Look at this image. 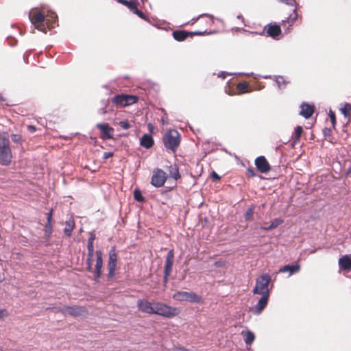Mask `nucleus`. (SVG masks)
Returning a JSON list of instances; mask_svg holds the SVG:
<instances>
[{
  "label": "nucleus",
  "mask_w": 351,
  "mask_h": 351,
  "mask_svg": "<svg viewBox=\"0 0 351 351\" xmlns=\"http://www.w3.org/2000/svg\"><path fill=\"white\" fill-rule=\"evenodd\" d=\"M173 258H174V250L173 249L170 250L165 258V264L164 267V272L171 273L172 267L173 264Z\"/></svg>",
  "instance_id": "nucleus-19"
},
{
  "label": "nucleus",
  "mask_w": 351,
  "mask_h": 351,
  "mask_svg": "<svg viewBox=\"0 0 351 351\" xmlns=\"http://www.w3.org/2000/svg\"><path fill=\"white\" fill-rule=\"evenodd\" d=\"M96 128L101 132V138L104 140L113 138L112 132L114 129L108 123H97Z\"/></svg>",
  "instance_id": "nucleus-12"
},
{
  "label": "nucleus",
  "mask_w": 351,
  "mask_h": 351,
  "mask_svg": "<svg viewBox=\"0 0 351 351\" xmlns=\"http://www.w3.org/2000/svg\"><path fill=\"white\" fill-rule=\"evenodd\" d=\"M171 273H167V272H164V276H163V284H164V286L166 287L167 286V284L168 282V278H169V276L171 275Z\"/></svg>",
  "instance_id": "nucleus-42"
},
{
  "label": "nucleus",
  "mask_w": 351,
  "mask_h": 351,
  "mask_svg": "<svg viewBox=\"0 0 351 351\" xmlns=\"http://www.w3.org/2000/svg\"><path fill=\"white\" fill-rule=\"evenodd\" d=\"M92 265H93L86 264V269H87V271H88L90 272L93 271V267H92Z\"/></svg>",
  "instance_id": "nucleus-55"
},
{
  "label": "nucleus",
  "mask_w": 351,
  "mask_h": 351,
  "mask_svg": "<svg viewBox=\"0 0 351 351\" xmlns=\"http://www.w3.org/2000/svg\"><path fill=\"white\" fill-rule=\"evenodd\" d=\"M138 3H134L132 5V7L130 8V10L135 14L137 15V14L139 12V10L137 8Z\"/></svg>",
  "instance_id": "nucleus-43"
},
{
  "label": "nucleus",
  "mask_w": 351,
  "mask_h": 351,
  "mask_svg": "<svg viewBox=\"0 0 351 351\" xmlns=\"http://www.w3.org/2000/svg\"><path fill=\"white\" fill-rule=\"evenodd\" d=\"M99 113L100 114H104L106 113V108H101L99 110Z\"/></svg>",
  "instance_id": "nucleus-56"
},
{
  "label": "nucleus",
  "mask_w": 351,
  "mask_h": 351,
  "mask_svg": "<svg viewBox=\"0 0 351 351\" xmlns=\"http://www.w3.org/2000/svg\"><path fill=\"white\" fill-rule=\"evenodd\" d=\"M172 36L176 40L181 42L189 36V32L186 30H175L172 32Z\"/></svg>",
  "instance_id": "nucleus-24"
},
{
  "label": "nucleus",
  "mask_w": 351,
  "mask_h": 351,
  "mask_svg": "<svg viewBox=\"0 0 351 351\" xmlns=\"http://www.w3.org/2000/svg\"><path fill=\"white\" fill-rule=\"evenodd\" d=\"M237 19H241V20H243V21L244 20V19H243V16H242L241 14H239V15L237 16Z\"/></svg>",
  "instance_id": "nucleus-61"
},
{
  "label": "nucleus",
  "mask_w": 351,
  "mask_h": 351,
  "mask_svg": "<svg viewBox=\"0 0 351 351\" xmlns=\"http://www.w3.org/2000/svg\"><path fill=\"white\" fill-rule=\"evenodd\" d=\"M119 125L121 128L124 129V130H128L129 128H131V125L130 124V123L125 120V121H121L119 122Z\"/></svg>",
  "instance_id": "nucleus-39"
},
{
  "label": "nucleus",
  "mask_w": 351,
  "mask_h": 351,
  "mask_svg": "<svg viewBox=\"0 0 351 351\" xmlns=\"http://www.w3.org/2000/svg\"><path fill=\"white\" fill-rule=\"evenodd\" d=\"M206 33V31L199 32V31H195V32H189V36H192L193 35H204Z\"/></svg>",
  "instance_id": "nucleus-46"
},
{
  "label": "nucleus",
  "mask_w": 351,
  "mask_h": 351,
  "mask_svg": "<svg viewBox=\"0 0 351 351\" xmlns=\"http://www.w3.org/2000/svg\"><path fill=\"white\" fill-rule=\"evenodd\" d=\"M125 95H117L111 99V101L115 105L124 107L125 106Z\"/></svg>",
  "instance_id": "nucleus-27"
},
{
  "label": "nucleus",
  "mask_w": 351,
  "mask_h": 351,
  "mask_svg": "<svg viewBox=\"0 0 351 351\" xmlns=\"http://www.w3.org/2000/svg\"><path fill=\"white\" fill-rule=\"evenodd\" d=\"M75 226V223L73 219H69L65 223V228L64 229V232L66 236L71 237L72 234V231L73 230Z\"/></svg>",
  "instance_id": "nucleus-25"
},
{
  "label": "nucleus",
  "mask_w": 351,
  "mask_h": 351,
  "mask_svg": "<svg viewBox=\"0 0 351 351\" xmlns=\"http://www.w3.org/2000/svg\"><path fill=\"white\" fill-rule=\"evenodd\" d=\"M298 18L296 8L293 9V13L291 14L285 20L282 21L281 26L284 29L285 33L291 29L292 25L295 23Z\"/></svg>",
  "instance_id": "nucleus-13"
},
{
  "label": "nucleus",
  "mask_w": 351,
  "mask_h": 351,
  "mask_svg": "<svg viewBox=\"0 0 351 351\" xmlns=\"http://www.w3.org/2000/svg\"><path fill=\"white\" fill-rule=\"evenodd\" d=\"M243 31L245 33H247L249 34H258L256 32H250L248 30H246V29H243Z\"/></svg>",
  "instance_id": "nucleus-57"
},
{
  "label": "nucleus",
  "mask_w": 351,
  "mask_h": 351,
  "mask_svg": "<svg viewBox=\"0 0 351 351\" xmlns=\"http://www.w3.org/2000/svg\"><path fill=\"white\" fill-rule=\"evenodd\" d=\"M95 239V234H91L88 239V243L93 244Z\"/></svg>",
  "instance_id": "nucleus-52"
},
{
  "label": "nucleus",
  "mask_w": 351,
  "mask_h": 351,
  "mask_svg": "<svg viewBox=\"0 0 351 351\" xmlns=\"http://www.w3.org/2000/svg\"><path fill=\"white\" fill-rule=\"evenodd\" d=\"M63 313L65 315H70L73 317H77L82 315V313L85 311L84 308L77 306H65L63 308Z\"/></svg>",
  "instance_id": "nucleus-17"
},
{
  "label": "nucleus",
  "mask_w": 351,
  "mask_h": 351,
  "mask_svg": "<svg viewBox=\"0 0 351 351\" xmlns=\"http://www.w3.org/2000/svg\"><path fill=\"white\" fill-rule=\"evenodd\" d=\"M137 16H138L141 19L145 21H148V19L146 16V15L141 10H139L138 13L137 14Z\"/></svg>",
  "instance_id": "nucleus-49"
},
{
  "label": "nucleus",
  "mask_w": 351,
  "mask_h": 351,
  "mask_svg": "<svg viewBox=\"0 0 351 351\" xmlns=\"http://www.w3.org/2000/svg\"><path fill=\"white\" fill-rule=\"evenodd\" d=\"M154 143V141L153 137L151 134H143L140 139V145L146 149L151 148L153 146Z\"/></svg>",
  "instance_id": "nucleus-20"
},
{
  "label": "nucleus",
  "mask_w": 351,
  "mask_h": 351,
  "mask_svg": "<svg viewBox=\"0 0 351 351\" xmlns=\"http://www.w3.org/2000/svg\"><path fill=\"white\" fill-rule=\"evenodd\" d=\"M254 334L252 331L248 330L245 334L244 341L247 345H251L252 342L254 341Z\"/></svg>",
  "instance_id": "nucleus-31"
},
{
  "label": "nucleus",
  "mask_w": 351,
  "mask_h": 351,
  "mask_svg": "<svg viewBox=\"0 0 351 351\" xmlns=\"http://www.w3.org/2000/svg\"><path fill=\"white\" fill-rule=\"evenodd\" d=\"M5 310H0V319L3 318V312H5Z\"/></svg>",
  "instance_id": "nucleus-59"
},
{
  "label": "nucleus",
  "mask_w": 351,
  "mask_h": 351,
  "mask_svg": "<svg viewBox=\"0 0 351 351\" xmlns=\"http://www.w3.org/2000/svg\"><path fill=\"white\" fill-rule=\"evenodd\" d=\"M167 178V173L162 169L159 168L154 169L151 179V184L155 187H161L164 185Z\"/></svg>",
  "instance_id": "nucleus-9"
},
{
  "label": "nucleus",
  "mask_w": 351,
  "mask_h": 351,
  "mask_svg": "<svg viewBox=\"0 0 351 351\" xmlns=\"http://www.w3.org/2000/svg\"><path fill=\"white\" fill-rule=\"evenodd\" d=\"M283 223V220L280 218H276L274 219L270 225L267 227H263L262 226L261 228L265 231H269L271 230H273L276 228H277L279 225L282 224Z\"/></svg>",
  "instance_id": "nucleus-26"
},
{
  "label": "nucleus",
  "mask_w": 351,
  "mask_h": 351,
  "mask_svg": "<svg viewBox=\"0 0 351 351\" xmlns=\"http://www.w3.org/2000/svg\"><path fill=\"white\" fill-rule=\"evenodd\" d=\"M154 305L155 306L154 314L171 318L176 316L179 313V310L177 308L170 306L163 303L156 302L154 303Z\"/></svg>",
  "instance_id": "nucleus-5"
},
{
  "label": "nucleus",
  "mask_w": 351,
  "mask_h": 351,
  "mask_svg": "<svg viewBox=\"0 0 351 351\" xmlns=\"http://www.w3.org/2000/svg\"><path fill=\"white\" fill-rule=\"evenodd\" d=\"M339 265L343 270H351V258L348 255H344L339 259Z\"/></svg>",
  "instance_id": "nucleus-22"
},
{
  "label": "nucleus",
  "mask_w": 351,
  "mask_h": 351,
  "mask_svg": "<svg viewBox=\"0 0 351 351\" xmlns=\"http://www.w3.org/2000/svg\"><path fill=\"white\" fill-rule=\"evenodd\" d=\"M96 254V264L94 271V280L95 282H99L101 276V268L103 266V257L102 252L101 250H97L95 252Z\"/></svg>",
  "instance_id": "nucleus-11"
},
{
  "label": "nucleus",
  "mask_w": 351,
  "mask_h": 351,
  "mask_svg": "<svg viewBox=\"0 0 351 351\" xmlns=\"http://www.w3.org/2000/svg\"><path fill=\"white\" fill-rule=\"evenodd\" d=\"M211 176L215 180H219L221 178L220 176L215 171L212 172Z\"/></svg>",
  "instance_id": "nucleus-51"
},
{
  "label": "nucleus",
  "mask_w": 351,
  "mask_h": 351,
  "mask_svg": "<svg viewBox=\"0 0 351 351\" xmlns=\"http://www.w3.org/2000/svg\"><path fill=\"white\" fill-rule=\"evenodd\" d=\"M113 156V153L112 152H104V154H103V157L102 158L104 160H107L109 158Z\"/></svg>",
  "instance_id": "nucleus-48"
},
{
  "label": "nucleus",
  "mask_w": 351,
  "mask_h": 351,
  "mask_svg": "<svg viewBox=\"0 0 351 351\" xmlns=\"http://www.w3.org/2000/svg\"><path fill=\"white\" fill-rule=\"evenodd\" d=\"M261 35H263L264 34V31H263L262 32L260 33Z\"/></svg>",
  "instance_id": "nucleus-64"
},
{
  "label": "nucleus",
  "mask_w": 351,
  "mask_h": 351,
  "mask_svg": "<svg viewBox=\"0 0 351 351\" xmlns=\"http://www.w3.org/2000/svg\"><path fill=\"white\" fill-rule=\"evenodd\" d=\"M173 351H189V350L182 346H174Z\"/></svg>",
  "instance_id": "nucleus-47"
},
{
  "label": "nucleus",
  "mask_w": 351,
  "mask_h": 351,
  "mask_svg": "<svg viewBox=\"0 0 351 351\" xmlns=\"http://www.w3.org/2000/svg\"><path fill=\"white\" fill-rule=\"evenodd\" d=\"M267 36L276 38L281 34V28L280 25H269L267 29Z\"/></svg>",
  "instance_id": "nucleus-23"
},
{
  "label": "nucleus",
  "mask_w": 351,
  "mask_h": 351,
  "mask_svg": "<svg viewBox=\"0 0 351 351\" xmlns=\"http://www.w3.org/2000/svg\"><path fill=\"white\" fill-rule=\"evenodd\" d=\"M329 117L330 118V121L333 125L335 124V114L331 110L329 111Z\"/></svg>",
  "instance_id": "nucleus-44"
},
{
  "label": "nucleus",
  "mask_w": 351,
  "mask_h": 351,
  "mask_svg": "<svg viewBox=\"0 0 351 351\" xmlns=\"http://www.w3.org/2000/svg\"><path fill=\"white\" fill-rule=\"evenodd\" d=\"M223 265H224L223 262V261H215V263H214V265L216 267H221L223 266Z\"/></svg>",
  "instance_id": "nucleus-53"
},
{
  "label": "nucleus",
  "mask_w": 351,
  "mask_h": 351,
  "mask_svg": "<svg viewBox=\"0 0 351 351\" xmlns=\"http://www.w3.org/2000/svg\"><path fill=\"white\" fill-rule=\"evenodd\" d=\"M302 131L303 129L302 126L298 125L295 128V142L299 141Z\"/></svg>",
  "instance_id": "nucleus-38"
},
{
  "label": "nucleus",
  "mask_w": 351,
  "mask_h": 351,
  "mask_svg": "<svg viewBox=\"0 0 351 351\" xmlns=\"http://www.w3.org/2000/svg\"><path fill=\"white\" fill-rule=\"evenodd\" d=\"M300 265L299 264H295V265H286L283 266L282 267L280 268L279 272L280 273H286L289 272V276L293 275L300 271Z\"/></svg>",
  "instance_id": "nucleus-21"
},
{
  "label": "nucleus",
  "mask_w": 351,
  "mask_h": 351,
  "mask_svg": "<svg viewBox=\"0 0 351 351\" xmlns=\"http://www.w3.org/2000/svg\"><path fill=\"white\" fill-rule=\"evenodd\" d=\"M247 174L251 177H254L256 175L254 170L251 168H248L247 169Z\"/></svg>",
  "instance_id": "nucleus-50"
},
{
  "label": "nucleus",
  "mask_w": 351,
  "mask_h": 351,
  "mask_svg": "<svg viewBox=\"0 0 351 351\" xmlns=\"http://www.w3.org/2000/svg\"><path fill=\"white\" fill-rule=\"evenodd\" d=\"M237 89L241 93H246L249 91V85L247 82H243L237 84Z\"/></svg>",
  "instance_id": "nucleus-34"
},
{
  "label": "nucleus",
  "mask_w": 351,
  "mask_h": 351,
  "mask_svg": "<svg viewBox=\"0 0 351 351\" xmlns=\"http://www.w3.org/2000/svg\"><path fill=\"white\" fill-rule=\"evenodd\" d=\"M255 165L262 173H267L270 170V165L263 156H258L255 159Z\"/></svg>",
  "instance_id": "nucleus-15"
},
{
  "label": "nucleus",
  "mask_w": 351,
  "mask_h": 351,
  "mask_svg": "<svg viewBox=\"0 0 351 351\" xmlns=\"http://www.w3.org/2000/svg\"><path fill=\"white\" fill-rule=\"evenodd\" d=\"M347 173H351V166L348 168Z\"/></svg>",
  "instance_id": "nucleus-63"
},
{
  "label": "nucleus",
  "mask_w": 351,
  "mask_h": 351,
  "mask_svg": "<svg viewBox=\"0 0 351 351\" xmlns=\"http://www.w3.org/2000/svg\"><path fill=\"white\" fill-rule=\"evenodd\" d=\"M45 28L51 29L55 28L58 25V16L56 12L48 9L45 5ZM47 31L45 30V34Z\"/></svg>",
  "instance_id": "nucleus-10"
},
{
  "label": "nucleus",
  "mask_w": 351,
  "mask_h": 351,
  "mask_svg": "<svg viewBox=\"0 0 351 351\" xmlns=\"http://www.w3.org/2000/svg\"><path fill=\"white\" fill-rule=\"evenodd\" d=\"M47 223H45V247H49L51 246L53 251L55 252L60 249L62 241L59 237L56 239V241L53 243H50L48 239H47V237H49L52 233V208L47 213Z\"/></svg>",
  "instance_id": "nucleus-3"
},
{
  "label": "nucleus",
  "mask_w": 351,
  "mask_h": 351,
  "mask_svg": "<svg viewBox=\"0 0 351 351\" xmlns=\"http://www.w3.org/2000/svg\"><path fill=\"white\" fill-rule=\"evenodd\" d=\"M12 141L16 145L22 146L24 139L20 134H12L10 136Z\"/></svg>",
  "instance_id": "nucleus-28"
},
{
  "label": "nucleus",
  "mask_w": 351,
  "mask_h": 351,
  "mask_svg": "<svg viewBox=\"0 0 351 351\" xmlns=\"http://www.w3.org/2000/svg\"><path fill=\"white\" fill-rule=\"evenodd\" d=\"M278 1L283 3L286 5H295L296 2L295 0H278Z\"/></svg>",
  "instance_id": "nucleus-41"
},
{
  "label": "nucleus",
  "mask_w": 351,
  "mask_h": 351,
  "mask_svg": "<svg viewBox=\"0 0 351 351\" xmlns=\"http://www.w3.org/2000/svg\"><path fill=\"white\" fill-rule=\"evenodd\" d=\"M274 80L279 88H283L288 83L287 81L282 76H275Z\"/></svg>",
  "instance_id": "nucleus-30"
},
{
  "label": "nucleus",
  "mask_w": 351,
  "mask_h": 351,
  "mask_svg": "<svg viewBox=\"0 0 351 351\" xmlns=\"http://www.w3.org/2000/svg\"><path fill=\"white\" fill-rule=\"evenodd\" d=\"M13 159L10 138L8 132L0 134V164L8 166Z\"/></svg>",
  "instance_id": "nucleus-1"
},
{
  "label": "nucleus",
  "mask_w": 351,
  "mask_h": 351,
  "mask_svg": "<svg viewBox=\"0 0 351 351\" xmlns=\"http://www.w3.org/2000/svg\"><path fill=\"white\" fill-rule=\"evenodd\" d=\"M269 298V291L267 290L262 294V297L258 300V303L254 306L253 311L256 315L260 314L263 310L266 307Z\"/></svg>",
  "instance_id": "nucleus-14"
},
{
  "label": "nucleus",
  "mask_w": 351,
  "mask_h": 351,
  "mask_svg": "<svg viewBox=\"0 0 351 351\" xmlns=\"http://www.w3.org/2000/svg\"><path fill=\"white\" fill-rule=\"evenodd\" d=\"M125 106L132 105L137 101V97L134 95H125Z\"/></svg>",
  "instance_id": "nucleus-32"
},
{
  "label": "nucleus",
  "mask_w": 351,
  "mask_h": 351,
  "mask_svg": "<svg viewBox=\"0 0 351 351\" xmlns=\"http://www.w3.org/2000/svg\"><path fill=\"white\" fill-rule=\"evenodd\" d=\"M271 282V276L267 273H264L261 274L258 278L256 280V285L253 289L254 294H263L265 291L268 289V286Z\"/></svg>",
  "instance_id": "nucleus-6"
},
{
  "label": "nucleus",
  "mask_w": 351,
  "mask_h": 351,
  "mask_svg": "<svg viewBox=\"0 0 351 351\" xmlns=\"http://www.w3.org/2000/svg\"><path fill=\"white\" fill-rule=\"evenodd\" d=\"M232 75V73H228V72H225V71H221V72L218 73V77H221L222 79H225L226 75Z\"/></svg>",
  "instance_id": "nucleus-45"
},
{
  "label": "nucleus",
  "mask_w": 351,
  "mask_h": 351,
  "mask_svg": "<svg viewBox=\"0 0 351 351\" xmlns=\"http://www.w3.org/2000/svg\"><path fill=\"white\" fill-rule=\"evenodd\" d=\"M93 256H88L86 259V264L93 265Z\"/></svg>",
  "instance_id": "nucleus-54"
},
{
  "label": "nucleus",
  "mask_w": 351,
  "mask_h": 351,
  "mask_svg": "<svg viewBox=\"0 0 351 351\" xmlns=\"http://www.w3.org/2000/svg\"><path fill=\"white\" fill-rule=\"evenodd\" d=\"M29 18L34 27L40 32H44V14L38 8L30 10Z\"/></svg>",
  "instance_id": "nucleus-7"
},
{
  "label": "nucleus",
  "mask_w": 351,
  "mask_h": 351,
  "mask_svg": "<svg viewBox=\"0 0 351 351\" xmlns=\"http://www.w3.org/2000/svg\"><path fill=\"white\" fill-rule=\"evenodd\" d=\"M117 254L116 252L115 246H113L110 248L109 251V257L108 261V278L112 279L114 278L115 275V271L117 269Z\"/></svg>",
  "instance_id": "nucleus-8"
},
{
  "label": "nucleus",
  "mask_w": 351,
  "mask_h": 351,
  "mask_svg": "<svg viewBox=\"0 0 351 351\" xmlns=\"http://www.w3.org/2000/svg\"><path fill=\"white\" fill-rule=\"evenodd\" d=\"M134 197L135 200L139 202H143L145 201V197L143 196L141 192L138 189H136L134 191Z\"/></svg>",
  "instance_id": "nucleus-37"
},
{
  "label": "nucleus",
  "mask_w": 351,
  "mask_h": 351,
  "mask_svg": "<svg viewBox=\"0 0 351 351\" xmlns=\"http://www.w3.org/2000/svg\"><path fill=\"white\" fill-rule=\"evenodd\" d=\"M172 298L174 300L178 302H189L196 304H201L202 302L201 296L192 291H178L173 295Z\"/></svg>",
  "instance_id": "nucleus-4"
},
{
  "label": "nucleus",
  "mask_w": 351,
  "mask_h": 351,
  "mask_svg": "<svg viewBox=\"0 0 351 351\" xmlns=\"http://www.w3.org/2000/svg\"><path fill=\"white\" fill-rule=\"evenodd\" d=\"M137 306L138 309L148 314H154L155 306L154 304L146 300H138L137 301Z\"/></svg>",
  "instance_id": "nucleus-16"
},
{
  "label": "nucleus",
  "mask_w": 351,
  "mask_h": 351,
  "mask_svg": "<svg viewBox=\"0 0 351 351\" xmlns=\"http://www.w3.org/2000/svg\"><path fill=\"white\" fill-rule=\"evenodd\" d=\"M169 173L170 177L173 178L175 180H177L178 179H179L180 178L178 168L176 165L170 166Z\"/></svg>",
  "instance_id": "nucleus-29"
},
{
  "label": "nucleus",
  "mask_w": 351,
  "mask_h": 351,
  "mask_svg": "<svg viewBox=\"0 0 351 351\" xmlns=\"http://www.w3.org/2000/svg\"><path fill=\"white\" fill-rule=\"evenodd\" d=\"M341 112L344 115L345 117L350 116L351 112V105L348 103H346L344 104V107L341 109Z\"/></svg>",
  "instance_id": "nucleus-35"
},
{
  "label": "nucleus",
  "mask_w": 351,
  "mask_h": 351,
  "mask_svg": "<svg viewBox=\"0 0 351 351\" xmlns=\"http://www.w3.org/2000/svg\"><path fill=\"white\" fill-rule=\"evenodd\" d=\"M209 16V17H210V18H213V17L212 15H210V14H202V15H200V16H199V17H200V16Z\"/></svg>",
  "instance_id": "nucleus-60"
},
{
  "label": "nucleus",
  "mask_w": 351,
  "mask_h": 351,
  "mask_svg": "<svg viewBox=\"0 0 351 351\" xmlns=\"http://www.w3.org/2000/svg\"><path fill=\"white\" fill-rule=\"evenodd\" d=\"M180 143V136L176 130H168L163 136V143L167 150L175 152Z\"/></svg>",
  "instance_id": "nucleus-2"
},
{
  "label": "nucleus",
  "mask_w": 351,
  "mask_h": 351,
  "mask_svg": "<svg viewBox=\"0 0 351 351\" xmlns=\"http://www.w3.org/2000/svg\"><path fill=\"white\" fill-rule=\"evenodd\" d=\"M162 122L163 125H166L168 123L167 120H166L164 117L162 118Z\"/></svg>",
  "instance_id": "nucleus-58"
},
{
  "label": "nucleus",
  "mask_w": 351,
  "mask_h": 351,
  "mask_svg": "<svg viewBox=\"0 0 351 351\" xmlns=\"http://www.w3.org/2000/svg\"><path fill=\"white\" fill-rule=\"evenodd\" d=\"M88 249V256H94V245L91 243L87 244Z\"/></svg>",
  "instance_id": "nucleus-40"
},
{
  "label": "nucleus",
  "mask_w": 351,
  "mask_h": 351,
  "mask_svg": "<svg viewBox=\"0 0 351 351\" xmlns=\"http://www.w3.org/2000/svg\"><path fill=\"white\" fill-rule=\"evenodd\" d=\"M300 114L305 119H309L314 112V106L308 104L305 102H302L300 105Z\"/></svg>",
  "instance_id": "nucleus-18"
},
{
  "label": "nucleus",
  "mask_w": 351,
  "mask_h": 351,
  "mask_svg": "<svg viewBox=\"0 0 351 351\" xmlns=\"http://www.w3.org/2000/svg\"><path fill=\"white\" fill-rule=\"evenodd\" d=\"M264 79H270L271 78V75H265L263 77Z\"/></svg>",
  "instance_id": "nucleus-62"
},
{
  "label": "nucleus",
  "mask_w": 351,
  "mask_h": 351,
  "mask_svg": "<svg viewBox=\"0 0 351 351\" xmlns=\"http://www.w3.org/2000/svg\"><path fill=\"white\" fill-rule=\"evenodd\" d=\"M117 1L119 3H121L125 6H127L129 9L132 7V5L134 3H138L137 0H117Z\"/></svg>",
  "instance_id": "nucleus-36"
},
{
  "label": "nucleus",
  "mask_w": 351,
  "mask_h": 351,
  "mask_svg": "<svg viewBox=\"0 0 351 351\" xmlns=\"http://www.w3.org/2000/svg\"><path fill=\"white\" fill-rule=\"evenodd\" d=\"M254 206L249 207L244 214L245 221H252L254 215Z\"/></svg>",
  "instance_id": "nucleus-33"
}]
</instances>
